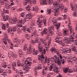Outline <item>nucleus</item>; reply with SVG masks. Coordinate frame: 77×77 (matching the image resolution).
I'll return each instance as SVG.
<instances>
[{
  "label": "nucleus",
  "mask_w": 77,
  "mask_h": 77,
  "mask_svg": "<svg viewBox=\"0 0 77 77\" xmlns=\"http://www.w3.org/2000/svg\"><path fill=\"white\" fill-rule=\"evenodd\" d=\"M30 27H31V28H32V27H33V30H34V27H35V22H32L30 25Z\"/></svg>",
  "instance_id": "7c9ffc66"
},
{
  "label": "nucleus",
  "mask_w": 77,
  "mask_h": 77,
  "mask_svg": "<svg viewBox=\"0 0 77 77\" xmlns=\"http://www.w3.org/2000/svg\"><path fill=\"white\" fill-rule=\"evenodd\" d=\"M12 66H13V68L14 69H15V66H16V63L15 62H14L12 64Z\"/></svg>",
  "instance_id": "79ce46f5"
},
{
  "label": "nucleus",
  "mask_w": 77,
  "mask_h": 77,
  "mask_svg": "<svg viewBox=\"0 0 77 77\" xmlns=\"http://www.w3.org/2000/svg\"><path fill=\"white\" fill-rule=\"evenodd\" d=\"M72 50L73 51H74L75 52V51H76V50H77V47L74 46V47H73L72 48Z\"/></svg>",
  "instance_id": "58836bf2"
},
{
  "label": "nucleus",
  "mask_w": 77,
  "mask_h": 77,
  "mask_svg": "<svg viewBox=\"0 0 77 77\" xmlns=\"http://www.w3.org/2000/svg\"><path fill=\"white\" fill-rule=\"evenodd\" d=\"M38 9L39 8H38V6L33 7V11H36V12H38Z\"/></svg>",
  "instance_id": "c756f323"
},
{
  "label": "nucleus",
  "mask_w": 77,
  "mask_h": 77,
  "mask_svg": "<svg viewBox=\"0 0 77 77\" xmlns=\"http://www.w3.org/2000/svg\"><path fill=\"white\" fill-rule=\"evenodd\" d=\"M25 8L27 11H29L31 9V7H30V5H27L26 7Z\"/></svg>",
  "instance_id": "cd10ccee"
},
{
  "label": "nucleus",
  "mask_w": 77,
  "mask_h": 77,
  "mask_svg": "<svg viewBox=\"0 0 77 77\" xmlns=\"http://www.w3.org/2000/svg\"><path fill=\"white\" fill-rule=\"evenodd\" d=\"M70 6L72 9H73L74 8V6H73V4H72V2H70Z\"/></svg>",
  "instance_id": "5fc2aeb1"
},
{
  "label": "nucleus",
  "mask_w": 77,
  "mask_h": 77,
  "mask_svg": "<svg viewBox=\"0 0 77 77\" xmlns=\"http://www.w3.org/2000/svg\"><path fill=\"white\" fill-rule=\"evenodd\" d=\"M37 23L38 25H42V23H43V22L42 20H37Z\"/></svg>",
  "instance_id": "bb28decb"
},
{
  "label": "nucleus",
  "mask_w": 77,
  "mask_h": 77,
  "mask_svg": "<svg viewBox=\"0 0 77 77\" xmlns=\"http://www.w3.org/2000/svg\"><path fill=\"white\" fill-rule=\"evenodd\" d=\"M8 66V65L6 64L2 65V66H0V74L3 72V71L5 70V68H6Z\"/></svg>",
  "instance_id": "1a4fd4ad"
},
{
  "label": "nucleus",
  "mask_w": 77,
  "mask_h": 77,
  "mask_svg": "<svg viewBox=\"0 0 77 77\" xmlns=\"http://www.w3.org/2000/svg\"><path fill=\"white\" fill-rule=\"evenodd\" d=\"M2 43L5 45H8V42H7V40H4V39H2Z\"/></svg>",
  "instance_id": "2f4dec72"
},
{
  "label": "nucleus",
  "mask_w": 77,
  "mask_h": 77,
  "mask_svg": "<svg viewBox=\"0 0 77 77\" xmlns=\"http://www.w3.org/2000/svg\"><path fill=\"white\" fill-rule=\"evenodd\" d=\"M2 16L4 21H6L8 20V23H9L10 24H11V25H12V24H14L13 19L12 18H10V17H9V16L8 15H6L5 16V14H3Z\"/></svg>",
  "instance_id": "7ed1b4c3"
},
{
  "label": "nucleus",
  "mask_w": 77,
  "mask_h": 77,
  "mask_svg": "<svg viewBox=\"0 0 77 77\" xmlns=\"http://www.w3.org/2000/svg\"><path fill=\"white\" fill-rule=\"evenodd\" d=\"M69 69V67L64 68H63V70L64 73H66Z\"/></svg>",
  "instance_id": "b1692460"
},
{
  "label": "nucleus",
  "mask_w": 77,
  "mask_h": 77,
  "mask_svg": "<svg viewBox=\"0 0 77 77\" xmlns=\"http://www.w3.org/2000/svg\"><path fill=\"white\" fill-rule=\"evenodd\" d=\"M6 27L5 25L4 24H3L2 25V29L4 30H6Z\"/></svg>",
  "instance_id": "c03bdc74"
},
{
  "label": "nucleus",
  "mask_w": 77,
  "mask_h": 77,
  "mask_svg": "<svg viewBox=\"0 0 77 77\" xmlns=\"http://www.w3.org/2000/svg\"><path fill=\"white\" fill-rule=\"evenodd\" d=\"M31 43L32 44H35V41H34V40H32L31 41Z\"/></svg>",
  "instance_id": "338daca9"
},
{
  "label": "nucleus",
  "mask_w": 77,
  "mask_h": 77,
  "mask_svg": "<svg viewBox=\"0 0 77 77\" xmlns=\"http://www.w3.org/2000/svg\"><path fill=\"white\" fill-rule=\"evenodd\" d=\"M43 22L44 24V25L46 26V24H47V23L46 22V19H44L43 20Z\"/></svg>",
  "instance_id": "603ef678"
},
{
  "label": "nucleus",
  "mask_w": 77,
  "mask_h": 77,
  "mask_svg": "<svg viewBox=\"0 0 77 77\" xmlns=\"http://www.w3.org/2000/svg\"><path fill=\"white\" fill-rule=\"evenodd\" d=\"M17 32L18 33H21V30H20V29H19L17 30Z\"/></svg>",
  "instance_id": "0e129e2a"
},
{
  "label": "nucleus",
  "mask_w": 77,
  "mask_h": 77,
  "mask_svg": "<svg viewBox=\"0 0 77 77\" xmlns=\"http://www.w3.org/2000/svg\"><path fill=\"white\" fill-rule=\"evenodd\" d=\"M3 11H5L6 13H7V14H8L9 13V10L8 9H7L5 10V9H4Z\"/></svg>",
  "instance_id": "680f3d73"
},
{
  "label": "nucleus",
  "mask_w": 77,
  "mask_h": 77,
  "mask_svg": "<svg viewBox=\"0 0 77 77\" xmlns=\"http://www.w3.org/2000/svg\"><path fill=\"white\" fill-rule=\"evenodd\" d=\"M26 19L28 20H31V19H32V15L30 14H26Z\"/></svg>",
  "instance_id": "2eb2a0df"
},
{
  "label": "nucleus",
  "mask_w": 77,
  "mask_h": 77,
  "mask_svg": "<svg viewBox=\"0 0 77 77\" xmlns=\"http://www.w3.org/2000/svg\"><path fill=\"white\" fill-rule=\"evenodd\" d=\"M41 25H39L38 26V30H42V26H41Z\"/></svg>",
  "instance_id": "bf43d9fd"
},
{
  "label": "nucleus",
  "mask_w": 77,
  "mask_h": 77,
  "mask_svg": "<svg viewBox=\"0 0 77 77\" xmlns=\"http://www.w3.org/2000/svg\"><path fill=\"white\" fill-rule=\"evenodd\" d=\"M13 42H18V44H20L21 43L20 41H19L18 39L17 38H14V40L13 41Z\"/></svg>",
  "instance_id": "393cba45"
},
{
  "label": "nucleus",
  "mask_w": 77,
  "mask_h": 77,
  "mask_svg": "<svg viewBox=\"0 0 77 77\" xmlns=\"http://www.w3.org/2000/svg\"><path fill=\"white\" fill-rule=\"evenodd\" d=\"M40 3L41 5H45L47 4V1L46 0H43L42 2V1H40Z\"/></svg>",
  "instance_id": "aec40b11"
},
{
  "label": "nucleus",
  "mask_w": 77,
  "mask_h": 77,
  "mask_svg": "<svg viewBox=\"0 0 77 77\" xmlns=\"http://www.w3.org/2000/svg\"><path fill=\"white\" fill-rule=\"evenodd\" d=\"M73 17H75L77 16V12L76 11H74L73 13Z\"/></svg>",
  "instance_id": "4d7b16f0"
},
{
  "label": "nucleus",
  "mask_w": 77,
  "mask_h": 77,
  "mask_svg": "<svg viewBox=\"0 0 77 77\" xmlns=\"http://www.w3.org/2000/svg\"><path fill=\"white\" fill-rule=\"evenodd\" d=\"M16 27L18 28H20V27H22V30H23V32H26V31L27 30L26 29L27 27V26H23L22 24H17L16 25Z\"/></svg>",
  "instance_id": "6e6552de"
},
{
  "label": "nucleus",
  "mask_w": 77,
  "mask_h": 77,
  "mask_svg": "<svg viewBox=\"0 0 77 77\" xmlns=\"http://www.w3.org/2000/svg\"><path fill=\"white\" fill-rule=\"evenodd\" d=\"M11 2H11L10 4V5L11 6H13V5H14V4H15V2H14V1L13 0H11Z\"/></svg>",
  "instance_id": "3c124183"
},
{
  "label": "nucleus",
  "mask_w": 77,
  "mask_h": 77,
  "mask_svg": "<svg viewBox=\"0 0 77 77\" xmlns=\"http://www.w3.org/2000/svg\"><path fill=\"white\" fill-rule=\"evenodd\" d=\"M60 23H58L56 26V29H57L56 33L57 35V37L55 38V40L56 42H57V43L60 42L62 41V40L60 39V38H62V33L60 32V30H59V29H60Z\"/></svg>",
  "instance_id": "f03ea898"
},
{
  "label": "nucleus",
  "mask_w": 77,
  "mask_h": 77,
  "mask_svg": "<svg viewBox=\"0 0 77 77\" xmlns=\"http://www.w3.org/2000/svg\"><path fill=\"white\" fill-rule=\"evenodd\" d=\"M41 42H42V43L45 44L46 46H47V43L45 42V40L44 38H41L40 39Z\"/></svg>",
  "instance_id": "412c9836"
},
{
  "label": "nucleus",
  "mask_w": 77,
  "mask_h": 77,
  "mask_svg": "<svg viewBox=\"0 0 77 77\" xmlns=\"http://www.w3.org/2000/svg\"><path fill=\"white\" fill-rule=\"evenodd\" d=\"M25 37L26 38V39H29L30 37V35H29L27 34L25 35Z\"/></svg>",
  "instance_id": "a18cd8bd"
},
{
  "label": "nucleus",
  "mask_w": 77,
  "mask_h": 77,
  "mask_svg": "<svg viewBox=\"0 0 77 77\" xmlns=\"http://www.w3.org/2000/svg\"><path fill=\"white\" fill-rule=\"evenodd\" d=\"M54 30V26H52L48 28V30L50 31V33H51V35H53L54 33H53V32L52 31V30Z\"/></svg>",
  "instance_id": "ddd939ff"
},
{
  "label": "nucleus",
  "mask_w": 77,
  "mask_h": 77,
  "mask_svg": "<svg viewBox=\"0 0 77 77\" xmlns=\"http://www.w3.org/2000/svg\"><path fill=\"white\" fill-rule=\"evenodd\" d=\"M71 50L68 48H66L64 51H63V53H71Z\"/></svg>",
  "instance_id": "6ab92c4d"
},
{
  "label": "nucleus",
  "mask_w": 77,
  "mask_h": 77,
  "mask_svg": "<svg viewBox=\"0 0 77 77\" xmlns=\"http://www.w3.org/2000/svg\"><path fill=\"white\" fill-rule=\"evenodd\" d=\"M56 7V8L55 9H54L52 11L53 12H54L55 13H56V12H59V9H60L61 10H63V8H60L59 7Z\"/></svg>",
  "instance_id": "9b49d317"
},
{
  "label": "nucleus",
  "mask_w": 77,
  "mask_h": 77,
  "mask_svg": "<svg viewBox=\"0 0 77 77\" xmlns=\"http://www.w3.org/2000/svg\"><path fill=\"white\" fill-rule=\"evenodd\" d=\"M62 17H63L64 20H66L67 18V15L65 14V13H63L62 14Z\"/></svg>",
  "instance_id": "e433bc0d"
},
{
  "label": "nucleus",
  "mask_w": 77,
  "mask_h": 77,
  "mask_svg": "<svg viewBox=\"0 0 77 77\" xmlns=\"http://www.w3.org/2000/svg\"><path fill=\"white\" fill-rule=\"evenodd\" d=\"M38 49L40 52L42 53L43 54H45L46 53V49L43 48V47L41 43L38 44Z\"/></svg>",
  "instance_id": "39448f33"
},
{
  "label": "nucleus",
  "mask_w": 77,
  "mask_h": 77,
  "mask_svg": "<svg viewBox=\"0 0 77 77\" xmlns=\"http://www.w3.org/2000/svg\"><path fill=\"white\" fill-rule=\"evenodd\" d=\"M62 0H57L56 3L54 4V7H59L60 8H62V9H63L64 8V5L63 4H59V2H60Z\"/></svg>",
  "instance_id": "423d86ee"
},
{
  "label": "nucleus",
  "mask_w": 77,
  "mask_h": 77,
  "mask_svg": "<svg viewBox=\"0 0 77 77\" xmlns=\"http://www.w3.org/2000/svg\"><path fill=\"white\" fill-rule=\"evenodd\" d=\"M41 36H43L44 34H45V35H47V28H45L43 29V31L41 32Z\"/></svg>",
  "instance_id": "dca6fc26"
},
{
  "label": "nucleus",
  "mask_w": 77,
  "mask_h": 77,
  "mask_svg": "<svg viewBox=\"0 0 77 77\" xmlns=\"http://www.w3.org/2000/svg\"><path fill=\"white\" fill-rule=\"evenodd\" d=\"M5 7L7 9H9L10 8V6L8 4H6L5 5Z\"/></svg>",
  "instance_id": "de8ad7c7"
},
{
  "label": "nucleus",
  "mask_w": 77,
  "mask_h": 77,
  "mask_svg": "<svg viewBox=\"0 0 77 77\" xmlns=\"http://www.w3.org/2000/svg\"><path fill=\"white\" fill-rule=\"evenodd\" d=\"M14 54L13 52H11V51H9L8 53V56L10 55L11 56H12Z\"/></svg>",
  "instance_id": "09e8293b"
},
{
  "label": "nucleus",
  "mask_w": 77,
  "mask_h": 77,
  "mask_svg": "<svg viewBox=\"0 0 77 77\" xmlns=\"http://www.w3.org/2000/svg\"><path fill=\"white\" fill-rule=\"evenodd\" d=\"M60 61H61L62 62V64H64V63H65V60H64V59H61L60 60Z\"/></svg>",
  "instance_id": "13d9d810"
},
{
  "label": "nucleus",
  "mask_w": 77,
  "mask_h": 77,
  "mask_svg": "<svg viewBox=\"0 0 77 77\" xmlns=\"http://www.w3.org/2000/svg\"><path fill=\"white\" fill-rule=\"evenodd\" d=\"M57 55L58 57L60 58V59H63V57H62V56L60 54V53H57Z\"/></svg>",
  "instance_id": "c9c22d12"
},
{
  "label": "nucleus",
  "mask_w": 77,
  "mask_h": 77,
  "mask_svg": "<svg viewBox=\"0 0 77 77\" xmlns=\"http://www.w3.org/2000/svg\"><path fill=\"white\" fill-rule=\"evenodd\" d=\"M33 54L34 56H36L38 54L39 51L37 50H35V48H33L32 49Z\"/></svg>",
  "instance_id": "f3484780"
},
{
  "label": "nucleus",
  "mask_w": 77,
  "mask_h": 77,
  "mask_svg": "<svg viewBox=\"0 0 77 77\" xmlns=\"http://www.w3.org/2000/svg\"><path fill=\"white\" fill-rule=\"evenodd\" d=\"M57 20V19L55 18V17H54L52 18V23H54V24H55V23H56V21Z\"/></svg>",
  "instance_id": "473e14b6"
},
{
  "label": "nucleus",
  "mask_w": 77,
  "mask_h": 77,
  "mask_svg": "<svg viewBox=\"0 0 77 77\" xmlns=\"http://www.w3.org/2000/svg\"><path fill=\"white\" fill-rule=\"evenodd\" d=\"M6 28H9V24L8 23H7L5 24Z\"/></svg>",
  "instance_id": "864d4df0"
},
{
  "label": "nucleus",
  "mask_w": 77,
  "mask_h": 77,
  "mask_svg": "<svg viewBox=\"0 0 77 77\" xmlns=\"http://www.w3.org/2000/svg\"><path fill=\"white\" fill-rule=\"evenodd\" d=\"M29 1H27L26 0H25L23 2V5H24V6H25V5H27V4L28 2H29Z\"/></svg>",
  "instance_id": "49530a36"
},
{
  "label": "nucleus",
  "mask_w": 77,
  "mask_h": 77,
  "mask_svg": "<svg viewBox=\"0 0 77 77\" xmlns=\"http://www.w3.org/2000/svg\"><path fill=\"white\" fill-rule=\"evenodd\" d=\"M25 14H26L25 13H24V12H22L21 14V15L19 17V18H24L25 17Z\"/></svg>",
  "instance_id": "f704fd0d"
},
{
  "label": "nucleus",
  "mask_w": 77,
  "mask_h": 77,
  "mask_svg": "<svg viewBox=\"0 0 77 77\" xmlns=\"http://www.w3.org/2000/svg\"><path fill=\"white\" fill-rule=\"evenodd\" d=\"M69 61L70 62H72V60H73V61H74V62H77V58L75 56L69 57Z\"/></svg>",
  "instance_id": "9d476101"
},
{
  "label": "nucleus",
  "mask_w": 77,
  "mask_h": 77,
  "mask_svg": "<svg viewBox=\"0 0 77 77\" xmlns=\"http://www.w3.org/2000/svg\"><path fill=\"white\" fill-rule=\"evenodd\" d=\"M25 59L23 60L22 62L25 63L24 64L22 63V66H23V70H25V72H27L29 71V69L31 68L30 64H32L31 58L29 57L26 58V60L24 61Z\"/></svg>",
  "instance_id": "f257e3e1"
},
{
  "label": "nucleus",
  "mask_w": 77,
  "mask_h": 77,
  "mask_svg": "<svg viewBox=\"0 0 77 77\" xmlns=\"http://www.w3.org/2000/svg\"><path fill=\"white\" fill-rule=\"evenodd\" d=\"M38 68H39V69H42V66H41V64H39L38 65Z\"/></svg>",
  "instance_id": "e2e57ef3"
},
{
  "label": "nucleus",
  "mask_w": 77,
  "mask_h": 77,
  "mask_svg": "<svg viewBox=\"0 0 77 77\" xmlns=\"http://www.w3.org/2000/svg\"><path fill=\"white\" fill-rule=\"evenodd\" d=\"M56 49H55L54 48H53L51 49V51H56Z\"/></svg>",
  "instance_id": "052dcab7"
},
{
  "label": "nucleus",
  "mask_w": 77,
  "mask_h": 77,
  "mask_svg": "<svg viewBox=\"0 0 77 77\" xmlns=\"http://www.w3.org/2000/svg\"><path fill=\"white\" fill-rule=\"evenodd\" d=\"M68 37H65L64 38V41H66V44H70L72 42H74V38L72 36V35H70L69 37L68 41H66Z\"/></svg>",
  "instance_id": "20e7f679"
},
{
  "label": "nucleus",
  "mask_w": 77,
  "mask_h": 77,
  "mask_svg": "<svg viewBox=\"0 0 77 77\" xmlns=\"http://www.w3.org/2000/svg\"><path fill=\"white\" fill-rule=\"evenodd\" d=\"M19 56L20 58H21L24 56V54L23 53H19Z\"/></svg>",
  "instance_id": "37998d69"
},
{
  "label": "nucleus",
  "mask_w": 77,
  "mask_h": 77,
  "mask_svg": "<svg viewBox=\"0 0 77 77\" xmlns=\"http://www.w3.org/2000/svg\"><path fill=\"white\" fill-rule=\"evenodd\" d=\"M57 63L58 65H60L61 64V63H60V61L59 60V58H57Z\"/></svg>",
  "instance_id": "a19ab883"
},
{
  "label": "nucleus",
  "mask_w": 77,
  "mask_h": 77,
  "mask_svg": "<svg viewBox=\"0 0 77 77\" xmlns=\"http://www.w3.org/2000/svg\"><path fill=\"white\" fill-rule=\"evenodd\" d=\"M33 30H34V29H33V28H32L31 27H30L29 28H28L27 29H26V31L27 32H32Z\"/></svg>",
  "instance_id": "a878e982"
},
{
  "label": "nucleus",
  "mask_w": 77,
  "mask_h": 77,
  "mask_svg": "<svg viewBox=\"0 0 77 77\" xmlns=\"http://www.w3.org/2000/svg\"><path fill=\"white\" fill-rule=\"evenodd\" d=\"M54 69L53 70V71L54 72H57V71L59 70V67L55 65V67H54Z\"/></svg>",
  "instance_id": "4be33fe9"
},
{
  "label": "nucleus",
  "mask_w": 77,
  "mask_h": 77,
  "mask_svg": "<svg viewBox=\"0 0 77 77\" xmlns=\"http://www.w3.org/2000/svg\"><path fill=\"white\" fill-rule=\"evenodd\" d=\"M32 51L31 49H30L28 48L27 49V53H28V54H30V53H32Z\"/></svg>",
  "instance_id": "4c0bfd02"
},
{
  "label": "nucleus",
  "mask_w": 77,
  "mask_h": 77,
  "mask_svg": "<svg viewBox=\"0 0 77 77\" xmlns=\"http://www.w3.org/2000/svg\"><path fill=\"white\" fill-rule=\"evenodd\" d=\"M32 4H35L36 3V0H32L31 2Z\"/></svg>",
  "instance_id": "6e6d98bb"
},
{
  "label": "nucleus",
  "mask_w": 77,
  "mask_h": 77,
  "mask_svg": "<svg viewBox=\"0 0 77 77\" xmlns=\"http://www.w3.org/2000/svg\"><path fill=\"white\" fill-rule=\"evenodd\" d=\"M16 27L17 26H14L13 28H8L7 32L8 33H10V34H13L15 31H16Z\"/></svg>",
  "instance_id": "0eeeda50"
},
{
  "label": "nucleus",
  "mask_w": 77,
  "mask_h": 77,
  "mask_svg": "<svg viewBox=\"0 0 77 77\" xmlns=\"http://www.w3.org/2000/svg\"><path fill=\"white\" fill-rule=\"evenodd\" d=\"M2 39H4V40H5L6 41L8 40L9 38H8V37L7 36H5L4 37V38H2Z\"/></svg>",
  "instance_id": "8fccbe9b"
},
{
  "label": "nucleus",
  "mask_w": 77,
  "mask_h": 77,
  "mask_svg": "<svg viewBox=\"0 0 77 77\" xmlns=\"http://www.w3.org/2000/svg\"><path fill=\"white\" fill-rule=\"evenodd\" d=\"M12 57H14V58H17V54H13Z\"/></svg>",
  "instance_id": "69168bd1"
},
{
  "label": "nucleus",
  "mask_w": 77,
  "mask_h": 77,
  "mask_svg": "<svg viewBox=\"0 0 77 77\" xmlns=\"http://www.w3.org/2000/svg\"><path fill=\"white\" fill-rule=\"evenodd\" d=\"M51 9H48V10L47 11V12H48V14H50V13H51Z\"/></svg>",
  "instance_id": "774afa93"
},
{
  "label": "nucleus",
  "mask_w": 77,
  "mask_h": 77,
  "mask_svg": "<svg viewBox=\"0 0 77 77\" xmlns=\"http://www.w3.org/2000/svg\"><path fill=\"white\" fill-rule=\"evenodd\" d=\"M42 63H46L47 62V57H46V58L44 59H43V61H42Z\"/></svg>",
  "instance_id": "ea45409f"
},
{
  "label": "nucleus",
  "mask_w": 77,
  "mask_h": 77,
  "mask_svg": "<svg viewBox=\"0 0 77 77\" xmlns=\"http://www.w3.org/2000/svg\"><path fill=\"white\" fill-rule=\"evenodd\" d=\"M38 57L39 60H41V62H43L44 59H45L44 56L43 55H39Z\"/></svg>",
  "instance_id": "f8f14e48"
},
{
  "label": "nucleus",
  "mask_w": 77,
  "mask_h": 77,
  "mask_svg": "<svg viewBox=\"0 0 77 77\" xmlns=\"http://www.w3.org/2000/svg\"><path fill=\"white\" fill-rule=\"evenodd\" d=\"M42 75H46V72H47L45 70L43 69L42 71Z\"/></svg>",
  "instance_id": "72a5a7b5"
},
{
  "label": "nucleus",
  "mask_w": 77,
  "mask_h": 77,
  "mask_svg": "<svg viewBox=\"0 0 77 77\" xmlns=\"http://www.w3.org/2000/svg\"><path fill=\"white\" fill-rule=\"evenodd\" d=\"M63 36H68L69 35V33L68 31L63 29Z\"/></svg>",
  "instance_id": "a211bd4d"
},
{
  "label": "nucleus",
  "mask_w": 77,
  "mask_h": 77,
  "mask_svg": "<svg viewBox=\"0 0 77 77\" xmlns=\"http://www.w3.org/2000/svg\"><path fill=\"white\" fill-rule=\"evenodd\" d=\"M56 67V64L54 63H51V65L49 67V69L50 71H51L52 70V69H53V68Z\"/></svg>",
  "instance_id": "4468645a"
},
{
  "label": "nucleus",
  "mask_w": 77,
  "mask_h": 77,
  "mask_svg": "<svg viewBox=\"0 0 77 77\" xmlns=\"http://www.w3.org/2000/svg\"><path fill=\"white\" fill-rule=\"evenodd\" d=\"M37 36V32H36V30L35 29V30L34 31V32L32 34L31 36Z\"/></svg>",
  "instance_id": "c85d7f7f"
},
{
  "label": "nucleus",
  "mask_w": 77,
  "mask_h": 77,
  "mask_svg": "<svg viewBox=\"0 0 77 77\" xmlns=\"http://www.w3.org/2000/svg\"><path fill=\"white\" fill-rule=\"evenodd\" d=\"M13 24H17V21H18V20H17V18L16 17H15L13 18Z\"/></svg>",
  "instance_id": "5701e85b"
}]
</instances>
